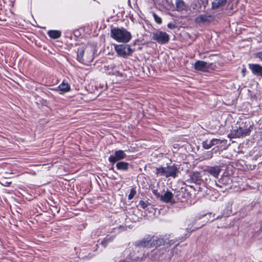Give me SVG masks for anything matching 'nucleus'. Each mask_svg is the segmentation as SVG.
Instances as JSON below:
<instances>
[{"label": "nucleus", "instance_id": "21", "mask_svg": "<svg viewBox=\"0 0 262 262\" xmlns=\"http://www.w3.org/2000/svg\"><path fill=\"white\" fill-rule=\"evenodd\" d=\"M227 0H214L212 2V9H216L224 5Z\"/></svg>", "mask_w": 262, "mask_h": 262}, {"label": "nucleus", "instance_id": "2", "mask_svg": "<svg viewBox=\"0 0 262 262\" xmlns=\"http://www.w3.org/2000/svg\"><path fill=\"white\" fill-rule=\"evenodd\" d=\"M179 173V168L173 164L166 167H159L156 168L155 173L157 176H163L166 178L172 177L176 178Z\"/></svg>", "mask_w": 262, "mask_h": 262}, {"label": "nucleus", "instance_id": "29", "mask_svg": "<svg viewBox=\"0 0 262 262\" xmlns=\"http://www.w3.org/2000/svg\"><path fill=\"white\" fill-rule=\"evenodd\" d=\"M200 228V227L195 228V229H192L190 232L189 231V230H190V229H188V228H187V232H189V233H190L191 232H192V231H193L195 230V229H198V228ZM189 235H190V233H189V234H185V238H187V237H188V236H189Z\"/></svg>", "mask_w": 262, "mask_h": 262}, {"label": "nucleus", "instance_id": "5", "mask_svg": "<svg viewBox=\"0 0 262 262\" xmlns=\"http://www.w3.org/2000/svg\"><path fill=\"white\" fill-rule=\"evenodd\" d=\"M152 39L161 44H165L168 42V34L163 31H157L152 33Z\"/></svg>", "mask_w": 262, "mask_h": 262}, {"label": "nucleus", "instance_id": "15", "mask_svg": "<svg viewBox=\"0 0 262 262\" xmlns=\"http://www.w3.org/2000/svg\"><path fill=\"white\" fill-rule=\"evenodd\" d=\"M151 242L152 248L154 247L160 246L165 244V239L161 237H151Z\"/></svg>", "mask_w": 262, "mask_h": 262}, {"label": "nucleus", "instance_id": "3", "mask_svg": "<svg viewBox=\"0 0 262 262\" xmlns=\"http://www.w3.org/2000/svg\"><path fill=\"white\" fill-rule=\"evenodd\" d=\"M251 131L250 127L244 128L242 126H239L238 128L233 130L229 134H228V137L231 139L243 138L249 136Z\"/></svg>", "mask_w": 262, "mask_h": 262}, {"label": "nucleus", "instance_id": "32", "mask_svg": "<svg viewBox=\"0 0 262 262\" xmlns=\"http://www.w3.org/2000/svg\"><path fill=\"white\" fill-rule=\"evenodd\" d=\"M207 214H204L198 217V219H201L202 217H204V216L206 215Z\"/></svg>", "mask_w": 262, "mask_h": 262}, {"label": "nucleus", "instance_id": "35", "mask_svg": "<svg viewBox=\"0 0 262 262\" xmlns=\"http://www.w3.org/2000/svg\"><path fill=\"white\" fill-rule=\"evenodd\" d=\"M220 217V216H217V217H216V219H219Z\"/></svg>", "mask_w": 262, "mask_h": 262}, {"label": "nucleus", "instance_id": "19", "mask_svg": "<svg viewBox=\"0 0 262 262\" xmlns=\"http://www.w3.org/2000/svg\"><path fill=\"white\" fill-rule=\"evenodd\" d=\"M129 164L125 162H118L116 164V168L118 170L127 171L128 169Z\"/></svg>", "mask_w": 262, "mask_h": 262}, {"label": "nucleus", "instance_id": "25", "mask_svg": "<svg viewBox=\"0 0 262 262\" xmlns=\"http://www.w3.org/2000/svg\"><path fill=\"white\" fill-rule=\"evenodd\" d=\"M139 205L143 209L146 208L149 205V203L147 202L143 201H140L139 203Z\"/></svg>", "mask_w": 262, "mask_h": 262}, {"label": "nucleus", "instance_id": "8", "mask_svg": "<svg viewBox=\"0 0 262 262\" xmlns=\"http://www.w3.org/2000/svg\"><path fill=\"white\" fill-rule=\"evenodd\" d=\"M211 66L212 63L202 60H198L194 64V67L196 70L202 72L207 71L211 67Z\"/></svg>", "mask_w": 262, "mask_h": 262}, {"label": "nucleus", "instance_id": "10", "mask_svg": "<svg viewBox=\"0 0 262 262\" xmlns=\"http://www.w3.org/2000/svg\"><path fill=\"white\" fill-rule=\"evenodd\" d=\"M232 180L229 176H224L216 182V185L217 187L222 188L224 186H230Z\"/></svg>", "mask_w": 262, "mask_h": 262}, {"label": "nucleus", "instance_id": "26", "mask_svg": "<svg viewBox=\"0 0 262 262\" xmlns=\"http://www.w3.org/2000/svg\"><path fill=\"white\" fill-rule=\"evenodd\" d=\"M153 16H154L155 21L157 24H161L162 23L161 18L159 16H158L156 13L153 14Z\"/></svg>", "mask_w": 262, "mask_h": 262}, {"label": "nucleus", "instance_id": "33", "mask_svg": "<svg viewBox=\"0 0 262 262\" xmlns=\"http://www.w3.org/2000/svg\"><path fill=\"white\" fill-rule=\"evenodd\" d=\"M246 69H244L242 70V73L244 74V73L246 72Z\"/></svg>", "mask_w": 262, "mask_h": 262}, {"label": "nucleus", "instance_id": "9", "mask_svg": "<svg viewBox=\"0 0 262 262\" xmlns=\"http://www.w3.org/2000/svg\"><path fill=\"white\" fill-rule=\"evenodd\" d=\"M91 56L90 57H85L84 58V50L81 48L78 50L77 59L81 63H85V62H91L93 60V53L91 52Z\"/></svg>", "mask_w": 262, "mask_h": 262}, {"label": "nucleus", "instance_id": "7", "mask_svg": "<svg viewBox=\"0 0 262 262\" xmlns=\"http://www.w3.org/2000/svg\"><path fill=\"white\" fill-rule=\"evenodd\" d=\"M126 157V155L124 151L122 150H118L115 152L114 155H111L108 158L110 162L114 164L118 161L124 159Z\"/></svg>", "mask_w": 262, "mask_h": 262}, {"label": "nucleus", "instance_id": "34", "mask_svg": "<svg viewBox=\"0 0 262 262\" xmlns=\"http://www.w3.org/2000/svg\"><path fill=\"white\" fill-rule=\"evenodd\" d=\"M11 184V182H7L6 183V184H7V186H8L9 185H10Z\"/></svg>", "mask_w": 262, "mask_h": 262}, {"label": "nucleus", "instance_id": "13", "mask_svg": "<svg viewBox=\"0 0 262 262\" xmlns=\"http://www.w3.org/2000/svg\"><path fill=\"white\" fill-rule=\"evenodd\" d=\"M52 90L56 91H59V94H63L70 91V85L67 82L63 80L57 88H54Z\"/></svg>", "mask_w": 262, "mask_h": 262}, {"label": "nucleus", "instance_id": "24", "mask_svg": "<svg viewBox=\"0 0 262 262\" xmlns=\"http://www.w3.org/2000/svg\"><path fill=\"white\" fill-rule=\"evenodd\" d=\"M213 145L217 144H222L223 143L226 142V140H222L217 139H212L210 140Z\"/></svg>", "mask_w": 262, "mask_h": 262}, {"label": "nucleus", "instance_id": "11", "mask_svg": "<svg viewBox=\"0 0 262 262\" xmlns=\"http://www.w3.org/2000/svg\"><path fill=\"white\" fill-rule=\"evenodd\" d=\"M136 245L141 247L148 248H152L151 237L149 235L145 236L141 241L137 242L136 243Z\"/></svg>", "mask_w": 262, "mask_h": 262}, {"label": "nucleus", "instance_id": "38", "mask_svg": "<svg viewBox=\"0 0 262 262\" xmlns=\"http://www.w3.org/2000/svg\"><path fill=\"white\" fill-rule=\"evenodd\" d=\"M113 168H113V167H112L111 168V169H113Z\"/></svg>", "mask_w": 262, "mask_h": 262}, {"label": "nucleus", "instance_id": "1", "mask_svg": "<svg viewBox=\"0 0 262 262\" xmlns=\"http://www.w3.org/2000/svg\"><path fill=\"white\" fill-rule=\"evenodd\" d=\"M111 36L119 42L127 43L132 38L130 32L124 28H114L111 30Z\"/></svg>", "mask_w": 262, "mask_h": 262}, {"label": "nucleus", "instance_id": "22", "mask_svg": "<svg viewBox=\"0 0 262 262\" xmlns=\"http://www.w3.org/2000/svg\"><path fill=\"white\" fill-rule=\"evenodd\" d=\"M114 239V236L107 235L101 242V245L103 247H106L108 243L112 242Z\"/></svg>", "mask_w": 262, "mask_h": 262}, {"label": "nucleus", "instance_id": "23", "mask_svg": "<svg viewBox=\"0 0 262 262\" xmlns=\"http://www.w3.org/2000/svg\"><path fill=\"white\" fill-rule=\"evenodd\" d=\"M213 145L212 144L211 141H205L203 142V147L205 149H209Z\"/></svg>", "mask_w": 262, "mask_h": 262}, {"label": "nucleus", "instance_id": "28", "mask_svg": "<svg viewBox=\"0 0 262 262\" xmlns=\"http://www.w3.org/2000/svg\"><path fill=\"white\" fill-rule=\"evenodd\" d=\"M152 192L157 198H160V199H161V194H160V193L158 192L157 190L154 189L152 190Z\"/></svg>", "mask_w": 262, "mask_h": 262}, {"label": "nucleus", "instance_id": "6", "mask_svg": "<svg viewBox=\"0 0 262 262\" xmlns=\"http://www.w3.org/2000/svg\"><path fill=\"white\" fill-rule=\"evenodd\" d=\"M214 19V17L211 15L203 14L197 16L194 21L199 25H203L211 23Z\"/></svg>", "mask_w": 262, "mask_h": 262}, {"label": "nucleus", "instance_id": "20", "mask_svg": "<svg viewBox=\"0 0 262 262\" xmlns=\"http://www.w3.org/2000/svg\"><path fill=\"white\" fill-rule=\"evenodd\" d=\"M48 35L53 39H57L61 35V33L58 30H49L48 32Z\"/></svg>", "mask_w": 262, "mask_h": 262}, {"label": "nucleus", "instance_id": "18", "mask_svg": "<svg viewBox=\"0 0 262 262\" xmlns=\"http://www.w3.org/2000/svg\"><path fill=\"white\" fill-rule=\"evenodd\" d=\"M190 181L197 184H200L201 181L200 173L198 172H193L190 176Z\"/></svg>", "mask_w": 262, "mask_h": 262}, {"label": "nucleus", "instance_id": "4", "mask_svg": "<svg viewBox=\"0 0 262 262\" xmlns=\"http://www.w3.org/2000/svg\"><path fill=\"white\" fill-rule=\"evenodd\" d=\"M115 49L120 56L125 57L131 55L132 49L128 45H118L115 46Z\"/></svg>", "mask_w": 262, "mask_h": 262}, {"label": "nucleus", "instance_id": "31", "mask_svg": "<svg viewBox=\"0 0 262 262\" xmlns=\"http://www.w3.org/2000/svg\"><path fill=\"white\" fill-rule=\"evenodd\" d=\"M167 27H168V28L172 29L173 28H174V25L171 23H169L168 24Z\"/></svg>", "mask_w": 262, "mask_h": 262}, {"label": "nucleus", "instance_id": "36", "mask_svg": "<svg viewBox=\"0 0 262 262\" xmlns=\"http://www.w3.org/2000/svg\"><path fill=\"white\" fill-rule=\"evenodd\" d=\"M94 232H92V236H94L95 235L94 234Z\"/></svg>", "mask_w": 262, "mask_h": 262}, {"label": "nucleus", "instance_id": "14", "mask_svg": "<svg viewBox=\"0 0 262 262\" xmlns=\"http://www.w3.org/2000/svg\"><path fill=\"white\" fill-rule=\"evenodd\" d=\"M206 171L213 177L217 178L221 171V169L220 166H215L208 168Z\"/></svg>", "mask_w": 262, "mask_h": 262}, {"label": "nucleus", "instance_id": "30", "mask_svg": "<svg viewBox=\"0 0 262 262\" xmlns=\"http://www.w3.org/2000/svg\"><path fill=\"white\" fill-rule=\"evenodd\" d=\"M257 57L262 61V52L257 53Z\"/></svg>", "mask_w": 262, "mask_h": 262}, {"label": "nucleus", "instance_id": "12", "mask_svg": "<svg viewBox=\"0 0 262 262\" xmlns=\"http://www.w3.org/2000/svg\"><path fill=\"white\" fill-rule=\"evenodd\" d=\"M248 66L253 75L262 78V66L258 64L253 63L249 64Z\"/></svg>", "mask_w": 262, "mask_h": 262}, {"label": "nucleus", "instance_id": "27", "mask_svg": "<svg viewBox=\"0 0 262 262\" xmlns=\"http://www.w3.org/2000/svg\"><path fill=\"white\" fill-rule=\"evenodd\" d=\"M136 193V191L134 189H132L128 196V200L132 199Z\"/></svg>", "mask_w": 262, "mask_h": 262}, {"label": "nucleus", "instance_id": "16", "mask_svg": "<svg viewBox=\"0 0 262 262\" xmlns=\"http://www.w3.org/2000/svg\"><path fill=\"white\" fill-rule=\"evenodd\" d=\"M172 199V193L169 191H167L163 194H161L160 200L165 203H169L171 202Z\"/></svg>", "mask_w": 262, "mask_h": 262}, {"label": "nucleus", "instance_id": "17", "mask_svg": "<svg viewBox=\"0 0 262 262\" xmlns=\"http://www.w3.org/2000/svg\"><path fill=\"white\" fill-rule=\"evenodd\" d=\"M176 5L177 10L178 11L187 10L188 7L183 0H176Z\"/></svg>", "mask_w": 262, "mask_h": 262}, {"label": "nucleus", "instance_id": "37", "mask_svg": "<svg viewBox=\"0 0 262 262\" xmlns=\"http://www.w3.org/2000/svg\"><path fill=\"white\" fill-rule=\"evenodd\" d=\"M214 220V219H212V220H211L210 221H211V222H212V221H213V220Z\"/></svg>", "mask_w": 262, "mask_h": 262}]
</instances>
